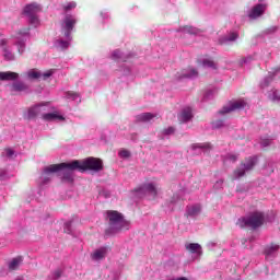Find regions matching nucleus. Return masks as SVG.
<instances>
[{
    "label": "nucleus",
    "instance_id": "28",
    "mask_svg": "<svg viewBox=\"0 0 280 280\" xmlns=\"http://www.w3.org/2000/svg\"><path fill=\"white\" fill-rule=\"evenodd\" d=\"M159 117L156 114L152 113H142L140 115L136 116V121H143L144 124H148V121H152V119Z\"/></svg>",
    "mask_w": 280,
    "mask_h": 280
},
{
    "label": "nucleus",
    "instance_id": "30",
    "mask_svg": "<svg viewBox=\"0 0 280 280\" xmlns=\"http://www.w3.org/2000/svg\"><path fill=\"white\" fill-rule=\"evenodd\" d=\"M39 112H38V105H33L31 106L27 112L24 114L25 119H36L38 117Z\"/></svg>",
    "mask_w": 280,
    "mask_h": 280
},
{
    "label": "nucleus",
    "instance_id": "24",
    "mask_svg": "<svg viewBox=\"0 0 280 280\" xmlns=\"http://www.w3.org/2000/svg\"><path fill=\"white\" fill-rule=\"evenodd\" d=\"M237 38H240L237 33H229L228 35L220 37L219 43L220 45H229L231 43H235Z\"/></svg>",
    "mask_w": 280,
    "mask_h": 280
},
{
    "label": "nucleus",
    "instance_id": "4",
    "mask_svg": "<svg viewBox=\"0 0 280 280\" xmlns=\"http://www.w3.org/2000/svg\"><path fill=\"white\" fill-rule=\"evenodd\" d=\"M110 58L112 60L120 63L117 70L119 75L130 78V80L135 78V74L132 73V66L130 65V55H125L121 50L116 49L112 52Z\"/></svg>",
    "mask_w": 280,
    "mask_h": 280
},
{
    "label": "nucleus",
    "instance_id": "51",
    "mask_svg": "<svg viewBox=\"0 0 280 280\" xmlns=\"http://www.w3.org/2000/svg\"><path fill=\"white\" fill-rule=\"evenodd\" d=\"M213 246H215V243H208V248H213Z\"/></svg>",
    "mask_w": 280,
    "mask_h": 280
},
{
    "label": "nucleus",
    "instance_id": "37",
    "mask_svg": "<svg viewBox=\"0 0 280 280\" xmlns=\"http://www.w3.org/2000/svg\"><path fill=\"white\" fill-rule=\"evenodd\" d=\"M2 156L3 159L12 160L16 158V152H14L13 149H4V151L2 152Z\"/></svg>",
    "mask_w": 280,
    "mask_h": 280
},
{
    "label": "nucleus",
    "instance_id": "42",
    "mask_svg": "<svg viewBox=\"0 0 280 280\" xmlns=\"http://www.w3.org/2000/svg\"><path fill=\"white\" fill-rule=\"evenodd\" d=\"M118 156L120 159H130L131 154H130V151L126 150V149H121L119 152H118Z\"/></svg>",
    "mask_w": 280,
    "mask_h": 280
},
{
    "label": "nucleus",
    "instance_id": "18",
    "mask_svg": "<svg viewBox=\"0 0 280 280\" xmlns=\"http://www.w3.org/2000/svg\"><path fill=\"white\" fill-rule=\"evenodd\" d=\"M278 253H279V245H276V244L268 245L265 248V257L267 261H272V259L277 257Z\"/></svg>",
    "mask_w": 280,
    "mask_h": 280
},
{
    "label": "nucleus",
    "instance_id": "40",
    "mask_svg": "<svg viewBox=\"0 0 280 280\" xmlns=\"http://www.w3.org/2000/svg\"><path fill=\"white\" fill-rule=\"evenodd\" d=\"M215 97V90H207L203 94V102H209V100H213Z\"/></svg>",
    "mask_w": 280,
    "mask_h": 280
},
{
    "label": "nucleus",
    "instance_id": "3",
    "mask_svg": "<svg viewBox=\"0 0 280 280\" xmlns=\"http://www.w3.org/2000/svg\"><path fill=\"white\" fill-rule=\"evenodd\" d=\"M107 218L109 220V226L105 231L106 235H115V233H119L120 231L130 230V221H126V219H124V214L120 212L109 210L107 211Z\"/></svg>",
    "mask_w": 280,
    "mask_h": 280
},
{
    "label": "nucleus",
    "instance_id": "7",
    "mask_svg": "<svg viewBox=\"0 0 280 280\" xmlns=\"http://www.w3.org/2000/svg\"><path fill=\"white\" fill-rule=\"evenodd\" d=\"M43 11V8L38 3H31L24 8V14L28 19V22L33 27H38L40 25V20L38 19V13Z\"/></svg>",
    "mask_w": 280,
    "mask_h": 280
},
{
    "label": "nucleus",
    "instance_id": "10",
    "mask_svg": "<svg viewBox=\"0 0 280 280\" xmlns=\"http://www.w3.org/2000/svg\"><path fill=\"white\" fill-rule=\"evenodd\" d=\"M54 75V70H48L46 72H43L36 68L30 69L26 72L23 73V78L26 80H49V77Z\"/></svg>",
    "mask_w": 280,
    "mask_h": 280
},
{
    "label": "nucleus",
    "instance_id": "13",
    "mask_svg": "<svg viewBox=\"0 0 280 280\" xmlns=\"http://www.w3.org/2000/svg\"><path fill=\"white\" fill-rule=\"evenodd\" d=\"M106 255H108V247H100L91 253L90 257L92 261L100 264V261H104L106 259Z\"/></svg>",
    "mask_w": 280,
    "mask_h": 280
},
{
    "label": "nucleus",
    "instance_id": "8",
    "mask_svg": "<svg viewBox=\"0 0 280 280\" xmlns=\"http://www.w3.org/2000/svg\"><path fill=\"white\" fill-rule=\"evenodd\" d=\"M135 191L138 198H143V196H149L150 200H154V198L159 196V185H156V183L154 182H150V183L143 184L142 186L137 188Z\"/></svg>",
    "mask_w": 280,
    "mask_h": 280
},
{
    "label": "nucleus",
    "instance_id": "23",
    "mask_svg": "<svg viewBox=\"0 0 280 280\" xmlns=\"http://www.w3.org/2000/svg\"><path fill=\"white\" fill-rule=\"evenodd\" d=\"M21 266H23V257L22 256L14 257L8 261V268L10 270V272H14V270H19V268H21Z\"/></svg>",
    "mask_w": 280,
    "mask_h": 280
},
{
    "label": "nucleus",
    "instance_id": "11",
    "mask_svg": "<svg viewBox=\"0 0 280 280\" xmlns=\"http://www.w3.org/2000/svg\"><path fill=\"white\" fill-rule=\"evenodd\" d=\"M248 106V103H246L244 100H237L230 102L228 105L223 106L221 110L218 113V117L220 115H228V113H233V110H242Z\"/></svg>",
    "mask_w": 280,
    "mask_h": 280
},
{
    "label": "nucleus",
    "instance_id": "29",
    "mask_svg": "<svg viewBox=\"0 0 280 280\" xmlns=\"http://www.w3.org/2000/svg\"><path fill=\"white\" fill-rule=\"evenodd\" d=\"M201 66L205 69H218V63L213 59V57H206L201 60Z\"/></svg>",
    "mask_w": 280,
    "mask_h": 280
},
{
    "label": "nucleus",
    "instance_id": "6",
    "mask_svg": "<svg viewBox=\"0 0 280 280\" xmlns=\"http://www.w3.org/2000/svg\"><path fill=\"white\" fill-rule=\"evenodd\" d=\"M72 167H79V172H102L104 165L102 160L96 158H88L82 161H72Z\"/></svg>",
    "mask_w": 280,
    "mask_h": 280
},
{
    "label": "nucleus",
    "instance_id": "25",
    "mask_svg": "<svg viewBox=\"0 0 280 280\" xmlns=\"http://www.w3.org/2000/svg\"><path fill=\"white\" fill-rule=\"evenodd\" d=\"M7 43L8 42L5 39L1 40L0 49L3 52V57L7 60H14V54H12V50H10V48L7 45Z\"/></svg>",
    "mask_w": 280,
    "mask_h": 280
},
{
    "label": "nucleus",
    "instance_id": "20",
    "mask_svg": "<svg viewBox=\"0 0 280 280\" xmlns=\"http://www.w3.org/2000/svg\"><path fill=\"white\" fill-rule=\"evenodd\" d=\"M191 150L194 154H202V152H209V150H211V143L209 142L195 143V144H191Z\"/></svg>",
    "mask_w": 280,
    "mask_h": 280
},
{
    "label": "nucleus",
    "instance_id": "5",
    "mask_svg": "<svg viewBox=\"0 0 280 280\" xmlns=\"http://www.w3.org/2000/svg\"><path fill=\"white\" fill-rule=\"evenodd\" d=\"M264 222H266V214H264V212L256 211L246 217L240 218L236 224L240 229H252L255 231V229L262 226Z\"/></svg>",
    "mask_w": 280,
    "mask_h": 280
},
{
    "label": "nucleus",
    "instance_id": "2",
    "mask_svg": "<svg viewBox=\"0 0 280 280\" xmlns=\"http://www.w3.org/2000/svg\"><path fill=\"white\" fill-rule=\"evenodd\" d=\"M77 23L78 18H75V15L69 13L65 14L60 23V35L55 40L56 49H60L61 51L69 49L71 40H73L71 34L73 33Z\"/></svg>",
    "mask_w": 280,
    "mask_h": 280
},
{
    "label": "nucleus",
    "instance_id": "14",
    "mask_svg": "<svg viewBox=\"0 0 280 280\" xmlns=\"http://www.w3.org/2000/svg\"><path fill=\"white\" fill-rule=\"evenodd\" d=\"M266 8H268L265 3H258L252 8V10L248 12L249 19H259V16H262L264 12H266Z\"/></svg>",
    "mask_w": 280,
    "mask_h": 280
},
{
    "label": "nucleus",
    "instance_id": "1",
    "mask_svg": "<svg viewBox=\"0 0 280 280\" xmlns=\"http://www.w3.org/2000/svg\"><path fill=\"white\" fill-rule=\"evenodd\" d=\"M74 170L80 171V167H73V162L50 164L45 166L42 175L38 179L40 187L47 185L51 180V176L56 173H60L62 183H73Z\"/></svg>",
    "mask_w": 280,
    "mask_h": 280
},
{
    "label": "nucleus",
    "instance_id": "52",
    "mask_svg": "<svg viewBox=\"0 0 280 280\" xmlns=\"http://www.w3.org/2000/svg\"><path fill=\"white\" fill-rule=\"evenodd\" d=\"M37 194L40 196V190H38Z\"/></svg>",
    "mask_w": 280,
    "mask_h": 280
},
{
    "label": "nucleus",
    "instance_id": "44",
    "mask_svg": "<svg viewBox=\"0 0 280 280\" xmlns=\"http://www.w3.org/2000/svg\"><path fill=\"white\" fill-rule=\"evenodd\" d=\"M270 143H272V140L270 138H261L260 139V145L262 148H268V145H270Z\"/></svg>",
    "mask_w": 280,
    "mask_h": 280
},
{
    "label": "nucleus",
    "instance_id": "43",
    "mask_svg": "<svg viewBox=\"0 0 280 280\" xmlns=\"http://www.w3.org/2000/svg\"><path fill=\"white\" fill-rule=\"evenodd\" d=\"M170 135H174V127H168L166 129H163L162 139H165V137H170Z\"/></svg>",
    "mask_w": 280,
    "mask_h": 280
},
{
    "label": "nucleus",
    "instance_id": "17",
    "mask_svg": "<svg viewBox=\"0 0 280 280\" xmlns=\"http://www.w3.org/2000/svg\"><path fill=\"white\" fill-rule=\"evenodd\" d=\"M198 75V70L194 68H187L182 70L180 72L176 73L177 80H185V78H188L189 80H194Z\"/></svg>",
    "mask_w": 280,
    "mask_h": 280
},
{
    "label": "nucleus",
    "instance_id": "15",
    "mask_svg": "<svg viewBox=\"0 0 280 280\" xmlns=\"http://www.w3.org/2000/svg\"><path fill=\"white\" fill-rule=\"evenodd\" d=\"M186 250L195 255V259H200L202 257V246L198 243H186L185 245Z\"/></svg>",
    "mask_w": 280,
    "mask_h": 280
},
{
    "label": "nucleus",
    "instance_id": "53",
    "mask_svg": "<svg viewBox=\"0 0 280 280\" xmlns=\"http://www.w3.org/2000/svg\"><path fill=\"white\" fill-rule=\"evenodd\" d=\"M260 3H261V1H264V0H258Z\"/></svg>",
    "mask_w": 280,
    "mask_h": 280
},
{
    "label": "nucleus",
    "instance_id": "39",
    "mask_svg": "<svg viewBox=\"0 0 280 280\" xmlns=\"http://www.w3.org/2000/svg\"><path fill=\"white\" fill-rule=\"evenodd\" d=\"M237 161V155L233 153H228L223 156V163H235Z\"/></svg>",
    "mask_w": 280,
    "mask_h": 280
},
{
    "label": "nucleus",
    "instance_id": "22",
    "mask_svg": "<svg viewBox=\"0 0 280 280\" xmlns=\"http://www.w3.org/2000/svg\"><path fill=\"white\" fill-rule=\"evenodd\" d=\"M37 109L42 119H45V115H47V113H51V110H54V106L49 102H43L37 104Z\"/></svg>",
    "mask_w": 280,
    "mask_h": 280
},
{
    "label": "nucleus",
    "instance_id": "19",
    "mask_svg": "<svg viewBox=\"0 0 280 280\" xmlns=\"http://www.w3.org/2000/svg\"><path fill=\"white\" fill-rule=\"evenodd\" d=\"M192 117L194 114L191 113V108L184 107L182 112L178 114V121H180V124H187V121H190Z\"/></svg>",
    "mask_w": 280,
    "mask_h": 280
},
{
    "label": "nucleus",
    "instance_id": "35",
    "mask_svg": "<svg viewBox=\"0 0 280 280\" xmlns=\"http://www.w3.org/2000/svg\"><path fill=\"white\" fill-rule=\"evenodd\" d=\"M65 97L66 100H71L72 102H77V103L82 102L80 98V94L75 92H66Z\"/></svg>",
    "mask_w": 280,
    "mask_h": 280
},
{
    "label": "nucleus",
    "instance_id": "34",
    "mask_svg": "<svg viewBox=\"0 0 280 280\" xmlns=\"http://www.w3.org/2000/svg\"><path fill=\"white\" fill-rule=\"evenodd\" d=\"M253 60H257L256 55H249V56L243 57L240 60V67H244L245 65H250Z\"/></svg>",
    "mask_w": 280,
    "mask_h": 280
},
{
    "label": "nucleus",
    "instance_id": "27",
    "mask_svg": "<svg viewBox=\"0 0 280 280\" xmlns=\"http://www.w3.org/2000/svg\"><path fill=\"white\" fill-rule=\"evenodd\" d=\"M177 32L183 34V36H186V34H189V36H196L200 31L194 26H180Z\"/></svg>",
    "mask_w": 280,
    "mask_h": 280
},
{
    "label": "nucleus",
    "instance_id": "47",
    "mask_svg": "<svg viewBox=\"0 0 280 280\" xmlns=\"http://www.w3.org/2000/svg\"><path fill=\"white\" fill-rule=\"evenodd\" d=\"M65 233L71 234V222L65 223Z\"/></svg>",
    "mask_w": 280,
    "mask_h": 280
},
{
    "label": "nucleus",
    "instance_id": "21",
    "mask_svg": "<svg viewBox=\"0 0 280 280\" xmlns=\"http://www.w3.org/2000/svg\"><path fill=\"white\" fill-rule=\"evenodd\" d=\"M202 207L199 203L187 206L186 215L188 218H198V214L201 213Z\"/></svg>",
    "mask_w": 280,
    "mask_h": 280
},
{
    "label": "nucleus",
    "instance_id": "32",
    "mask_svg": "<svg viewBox=\"0 0 280 280\" xmlns=\"http://www.w3.org/2000/svg\"><path fill=\"white\" fill-rule=\"evenodd\" d=\"M180 196H183V190H180L178 194H176L172 197V199L168 203L170 211H174V205H177V202H180V200H183V198Z\"/></svg>",
    "mask_w": 280,
    "mask_h": 280
},
{
    "label": "nucleus",
    "instance_id": "48",
    "mask_svg": "<svg viewBox=\"0 0 280 280\" xmlns=\"http://www.w3.org/2000/svg\"><path fill=\"white\" fill-rule=\"evenodd\" d=\"M223 184H224V180H222V179L217 180V183L214 184V189L222 188Z\"/></svg>",
    "mask_w": 280,
    "mask_h": 280
},
{
    "label": "nucleus",
    "instance_id": "9",
    "mask_svg": "<svg viewBox=\"0 0 280 280\" xmlns=\"http://www.w3.org/2000/svg\"><path fill=\"white\" fill-rule=\"evenodd\" d=\"M257 165V156L248 158L245 163L241 164L233 173V180L242 178L246 172H250Z\"/></svg>",
    "mask_w": 280,
    "mask_h": 280
},
{
    "label": "nucleus",
    "instance_id": "36",
    "mask_svg": "<svg viewBox=\"0 0 280 280\" xmlns=\"http://www.w3.org/2000/svg\"><path fill=\"white\" fill-rule=\"evenodd\" d=\"M267 97L271 102H277V103L280 102V94H279V91L277 90H271V92H268Z\"/></svg>",
    "mask_w": 280,
    "mask_h": 280
},
{
    "label": "nucleus",
    "instance_id": "50",
    "mask_svg": "<svg viewBox=\"0 0 280 280\" xmlns=\"http://www.w3.org/2000/svg\"><path fill=\"white\" fill-rule=\"evenodd\" d=\"M44 223H47V220H49V214H46L45 218H42Z\"/></svg>",
    "mask_w": 280,
    "mask_h": 280
},
{
    "label": "nucleus",
    "instance_id": "38",
    "mask_svg": "<svg viewBox=\"0 0 280 280\" xmlns=\"http://www.w3.org/2000/svg\"><path fill=\"white\" fill-rule=\"evenodd\" d=\"M75 8H78V3H75V1H71L62 5V10L66 13L71 12V10H75Z\"/></svg>",
    "mask_w": 280,
    "mask_h": 280
},
{
    "label": "nucleus",
    "instance_id": "46",
    "mask_svg": "<svg viewBox=\"0 0 280 280\" xmlns=\"http://www.w3.org/2000/svg\"><path fill=\"white\" fill-rule=\"evenodd\" d=\"M5 178H10V174L5 170H0V180H5Z\"/></svg>",
    "mask_w": 280,
    "mask_h": 280
},
{
    "label": "nucleus",
    "instance_id": "33",
    "mask_svg": "<svg viewBox=\"0 0 280 280\" xmlns=\"http://www.w3.org/2000/svg\"><path fill=\"white\" fill-rule=\"evenodd\" d=\"M11 91H15V93H21L23 91H27V85L21 81H16L12 84Z\"/></svg>",
    "mask_w": 280,
    "mask_h": 280
},
{
    "label": "nucleus",
    "instance_id": "31",
    "mask_svg": "<svg viewBox=\"0 0 280 280\" xmlns=\"http://www.w3.org/2000/svg\"><path fill=\"white\" fill-rule=\"evenodd\" d=\"M0 80L1 81L19 80V73L12 72V71L0 72Z\"/></svg>",
    "mask_w": 280,
    "mask_h": 280
},
{
    "label": "nucleus",
    "instance_id": "41",
    "mask_svg": "<svg viewBox=\"0 0 280 280\" xmlns=\"http://www.w3.org/2000/svg\"><path fill=\"white\" fill-rule=\"evenodd\" d=\"M62 277V271L60 269L55 270L48 278V280H58Z\"/></svg>",
    "mask_w": 280,
    "mask_h": 280
},
{
    "label": "nucleus",
    "instance_id": "26",
    "mask_svg": "<svg viewBox=\"0 0 280 280\" xmlns=\"http://www.w3.org/2000/svg\"><path fill=\"white\" fill-rule=\"evenodd\" d=\"M280 69L276 68L273 71L269 72V75L260 82V89H267V86H270V82L275 80V75L279 73Z\"/></svg>",
    "mask_w": 280,
    "mask_h": 280
},
{
    "label": "nucleus",
    "instance_id": "16",
    "mask_svg": "<svg viewBox=\"0 0 280 280\" xmlns=\"http://www.w3.org/2000/svg\"><path fill=\"white\" fill-rule=\"evenodd\" d=\"M44 121H65V116L54 107V110L44 115Z\"/></svg>",
    "mask_w": 280,
    "mask_h": 280
},
{
    "label": "nucleus",
    "instance_id": "45",
    "mask_svg": "<svg viewBox=\"0 0 280 280\" xmlns=\"http://www.w3.org/2000/svg\"><path fill=\"white\" fill-rule=\"evenodd\" d=\"M224 126V119H217L212 122V128H222Z\"/></svg>",
    "mask_w": 280,
    "mask_h": 280
},
{
    "label": "nucleus",
    "instance_id": "12",
    "mask_svg": "<svg viewBox=\"0 0 280 280\" xmlns=\"http://www.w3.org/2000/svg\"><path fill=\"white\" fill-rule=\"evenodd\" d=\"M16 38L15 45L19 54H25V43H27V38H30V28L20 31Z\"/></svg>",
    "mask_w": 280,
    "mask_h": 280
},
{
    "label": "nucleus",
    "instance_id": "49",
    "mask_svg": "<svg viewBox=\"0 0 280 280\" xmlns=\"http://www.w3.org/2000/svg\"><path fill=\"white\" fill-rule=\"evenodd\" d=\"M101 16H102L103 21H106V19L109 18L108 12H106V11H102Z\"/></svg>",
    "mask_w": 280,
    "mask_h": 280
}]
</instances>
